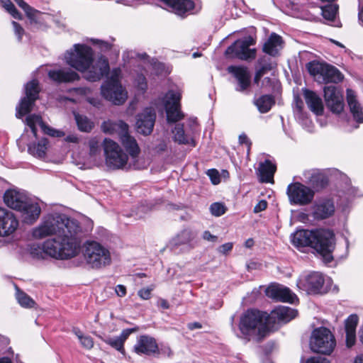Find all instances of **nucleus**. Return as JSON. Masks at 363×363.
<instances>
[{"label": "nucleus", "instance_id": "obj_50", "mask_svg": "<svg viewBox=\"0 0 363 363\" xmlns=\"http://www.w3.org/2000/svg\"><path fill=\"white\" fill-rule=\"evenodd\" d=\"M156 354H160L163 357L171 358L173 356V351L168 345H162L160 348L158 347V351Z\"/></svg>", "mask_w": 363, "mask_h": 363}, {"label": "nucleus", "instance_id": "obj_26", "mask_svg": "<svg viewBox=\"0 0 363 363\" xmlns=\"http://www.w3.org/2000/svg\"><path fill=\"white\" fill-rule=\"evenodd\" d=\"M21 213L23 221L27 224H33L40 216L41 209L38 203L30 199L23 205L22 208L18 209Z\"/></svg>", "mask_w": 363, "mask_h": 363}, {"label": "nucleus", "instance_id": "obj_5", "mask_svg": "<svg viewBox=\"0 0 363 363\" xmlns=\"http://www.w3.org/2000/svg\"><path fill=\"white\" fill-rule=\"evenodd\" d=\"M101 130L106 134L118 136L129 155L133 157L138 156L139 146L135 139L130 135L128 125L123 121H106L101 124Z\"/></svg>", "mask_w": 363, "mask_h": 363}, {"label": "nucleus", "instance_id": "obj_41", "mask_svg": "<svg viewBox=\"0 0 363 363\" xmlns=\"http://www.w3.org/2000/svg\"><path fill=\"white\" fill-rule=\"evenodd\" d=\"M16 298L21 306L26 308H31L35 307V302L32 298H30L25 292L21 291L16 286Z\"/></svg>", "mask_w": 363, "mask_h": 363}, {"label": "nucleus", "instance_id": "obj_55", "mask_svg": "<svg viewBox=\"0 0 363 363\" xmlns=\"http://www.w3.org/2000/svg\"><path fill=\"white\" fill-rule=\"evenodd\" d=\"M233 247V242H226V243L223 244L220 246H219V247L218 248V252H220L223 255H226L227 253H228L229 252H230L232 250Z\"/></svg>", "mask_w": 363, "mask_h": 363}, {"label": "nucleus", "instance_id": "obj_14", "mask_svg": "<svg viewBox=\"0 0 363 363\" xmlns=\"http://www.w3.org/2000/svg\"><path fill=\"white\" fill-rule=\"evenodd\" d=\"M181 93L179 91H169L164 97V105L169 122H177L181 120L184 115L180 111Z\"/></svg>", "mask_w": 363, "mask_h": 363}, {"label": "nucleus", "instance_id": "obj_52", "mask_svg": "<svg viewBox=\"0 0 363 363\" xmlns=\"http://www.w3.org/2000/svg\"><path fill=\"white\" fill-rule=\"evenodd\" d=\"M135 82L139 89H140L143 91L146 90L147 82L145 77L143 74L138 75Z\"/></svg>", "mask_w": 363, "mask_h": 363}, {"label": "nucleus", "instance_id": "obj_20", "mask_svg": "<svg viewBox=\"0 0 363 363\" xmlns=\"http://www.w3.org/2000/svg\"><path fill=\"white\" fill-rule=\"evenodd\" d=\"M155 112L150 108H145L137 116L136 129L139 133L150 135L153 130L155 121Z\"/></svg>", "mask_w": 363, "mask_h": 363}, {"label": "nucleus", "instance_id": "obj_59", "mask_svg": "<svg viewBox=\"0 0 363 363\" xmlns=\"http://www.w3.org/2000/svg\"><path fill=\"white\" fill-rule=\"evenodd\" d=\"M202 237L205 240L212 242H216L218 240V237L212 235L208 230L204 231Z\"/></svg>", "mask_w": 363, "mask_h": 363}, {"label": "nucleus", "instance_id": "obj_18", "mask_svg": "<svg viewBox=\"0 0 363 363\" xmlns=\"http://www.w3.org/2000/svg\"><path fill=\"white\" fill-rule=\"evenodd\" d=\"M324 284L323 275L318 272H313L304 278L300 279L297 286L308 294H318Z\"/></svg>", "mask_w": 363, "mask_h": 363}, {"label": "nucleus", "instance_id": "obj_58", "mask_svg": "<svg viewBox=\"0 0 363 363\" xmlns=\"http://www.w3.org/2000/svg\"><path fill=\"white\" fill-rule=\"evenodd\" d=\"M267 207V202L265 200L259 201L257 205L254 207L255 213H259L265 210Z\"/></svg>", "mask_w": 363, "mask_h": 363}, {"label": "nucleus", "instance_id": "obj_7", "mask_svg": "<svg viewBox=\"0 0 363 363\" xmlns=\"http://www.w3.org/2000/svg\"><path fill=\"white\" fill-rule=\"evenodd\" d=\"M335 247V238L333 232L328 229L318 228L314 230L313 248L325 262L333 259L332 255Z\"/></svg>", "mask_w": 363, "mask_h": 363}, {"label": "nucleus", "instance_id": "obj_27", "mask_svg": "<svg viewBox=\"0 0 363 363\" xmlns=\"http://www.w3.org/2000/svg\"><path fill=\"white\" fill-rule=\"evenodd\" d=\"M291 241L297 248L313 247L314 241V230H297L291 235Z\"/></svg>", "mask_w": 363, "mask_h": 363}, {"label": "nucleus", "instance_id": "obj_19", "mask_svg": "<svg viewBox=\"0 0 363 363\" xmlns=\"http://www.w3.org/2000/svg\"><path fill=\"white\" fill-rule=\"evenodd\" d=\"M26 123L31 129V131L35 137H36L37 135V125H39L43 133L45 134H47L51 137L54 138H62L65 136V133L60 130L55 129L48 125L45 124L42 118L35 114L29 115L26 119Z\"/></svg>", "mask_w": 363, "mask_h": 363}, {"label": "nucleus", "instance_id": "obj_32", "mask_svg": "<svg viewBox=\"0 0 363 363\" xmlns=\"http://www.w3.org/2000/svg\"><path fill=\"white\" fill-rule=\"evenodd\" d=\"M196 234L190 229H184L178 233L173 239L172 244L176 246L187 245L190 249L195 247Z\"/></svg>", "mask_w": 363, "mask_h": 363}, {"label": "nucleus", "instance_id": "obj_23", "mask_svg": "<svg viewBox=\"0 0 363 363\" xmlns=\"http://www.w3.org/2000/svg\"><path fill=\"white\" fill-rule=\"evenodd\" d=\"M228 72L232 74L238 82L236 87L238 91H244L250 85V74L246 67L231 65L228 67Z\"/></svg>", "mask_w": 363, "mask_h": 363}, {"label": "nucleus", "instance_id": "obj_60", "mask_svg": "<svg viewBox=\"0 0 363 363\" xmlns=\"http://www.w3.org/2000/svg\"><path fill=\"white\" fill-rule=\"evenodd\" d=\"M239 142L240 144H245L247 145V152H249L252 143L245 133L240 135Z\"/></svg>", "mask_w": 363, "mask_h": 363}, {"label": "nucleus", "instance_id": "obj_25", "mask_svg": "<svg viewBox=\"0 0 363 363\" xmlns=\"http://www.w3.org/2000/svg\"><path fill=\"white\" fill-rule=\"evenodd\" d=\"M164 6L178 16H184L194 9V2L191 0H160Z\"/></svg>", "mask_w": 363, "mask_h": 363}, {"label": "nucleus", "instance_id": "obj_56", "mask_svg": "<svg viewBox=\"0 0 363 363\" xmlns=\"http://www.w3.org/2000/svg\"><path fill=\"white\" fill-rule=\"evenodd\" d=\"M208 175L211 178V180L213 184H218L220 183V177L218 172L216 169L208 170Z\"/></svg>", "mask_w": 363, "mask_h": 363}, {"label": "nucleus", "instance_id": "obj_35", "mask_svg": "<svg viewBox=\"0 0 363 363\" xmlns=\"http://www.w3.org/2000/svg\"><path fill=\"white\" fill-rule=\"evenodd\" d=\"M276 169V165L269 160L260 162L257 170L260 180L266 183L272 181Z\"/></svg>", "mask_w": 363, "mask_h": 363}, {"label": "nucleus", "instance_id": "obj_34", "mask_svg": "<svg viewBox=\"0 0 363 363\" xmlns=\"http://www.w3.org/2000/svg\"><path fill=\"white\" fill-rule=\"evenodd\" d=\"M282 44L283 41L281 36L273 33L264 44L263 51L269 55L275 56L282 48Z\"/></svg>", "mask_w": 363, "mask_h": 363}, {"label": "nucleus", "instance_id": "obj_3", "mask_svg": "<svg viewBox=\"0 0 363 363\" xmlns=\"http://www.w3.org/2000/svg\"><path fill=\"white\" fill-rule=\"evenodd\" d=\"M269 314L255 309L246 311L240 317L239 330L242 337L260 342L269 332Z\"/></svg>", "mask_w": 363, "mask_h": 363}, {"label": "nucleus", "instance_id": "obj_21", "mask_svg": "<svg viewBox=\"0 0 363 363\" xmlns=\"http://www.w3.org/2000/svg\"><path fill=\"white\" fill-rule=\"evenodd\" d=\"M267 295L277 301L294 303L298 298L288 287L275 284L269 286L266 290Z\"/></svg>", "mask_w": 363, "mask_h": 363}, {"label": "nucleus", "instance_id": "obj_33", "mask_svg": "<svg viewBox=\"0 0 363 363\" xmlns=\"http://www.w3.org/2000/svg\"><path fill=\"white\" fill-rule=\"evenodd\" d=\"M358 323V316L350 315L345 320L346 345L347 347L353 346L356 341V328Z\"/></svg>", "mask_w": 363, "mask_h": 363}, {"label": "nucleus", "instance_id": "obj_36", "mask_svg": "<svg viewBox=\"0 0 363 363\" xmlns=\"http://www.w3.org/2000/svg\"><path fill=\"white\" fill-rule=\"evenodd\" d=\"M13 1L25 11L26 16L32 23H40L42 20H44L43 18V13L30 7L23 0Z\"/></svg>", "mask_w": 363, "mask_h": 363}, {"label": "nucleus", "instance_id": "obj_37", "mask_svg": "<svg viewBox=\"0 0 363 363\" xmlns=\"http://www.w3.org/2000/svg\"><path fill=\"white\" fill-rule=\"evenodd\" d=\"M254 104L260 113H267L274 104V99L272 95H262L255 100Z\"/></svg>", "mask_w": 363, "mask_h": 363}, {"label": "nucleus", "instance_id": "obj_57", "mask_svg": "<svg viewBox=\"0 0 363 363\" xmlns=\"http://www.w3.org/2000/svg\"><path fill=\"white\" fill-rule=\"evenodd\" d=\"M306 363H330V361L325 357H313L308 359Z\"/></svg>", "mask_w": 363, "mask_h": 363}, {"label": "nucleus", "instance_id": "obj_10", "mask_svg": "<svg viewBox=\"0 0 363 363\" xmlns=\"http://www.w3.org/2000/svg\"><path fill=\"white\" fill-rule=\"evenodd\" d=\"M104 150L106 166L111 169H123L127 164L128 157L115 141L105 138Z\"/></svg>", "mask_w": 363, "mask_h": 363}, {"label": "nucleus", "instance_id": "obj_42", "mask_svg": "<svg viewBox=\"0 0 363 363\" xmlns=\"http://www.w3.org/2000/svg\"><path fill=\"white\" fill-rule=\"evenodd\" d=\"M72 332L77 337L84 348L91 350L94 347V340L91 336L84 335L78 328H74Z\"/></svg>", "mask_w": 363, "mask_h": 363}, {"label": "nucleus", "instance_id": "obj_53", "mask_svg": "<svg viewBox=\"0 0 363 363\" xmlns=\"http://www.w3.org/2000/svg\"><path fill=\"white\" fill-rule=\"evenodd\" d=\"M153 290V287L151 288H143L138 291V296L143 300H148L151 297V291Z\"/></svg>", "mask_w": 363, "mask_h": 363}, {"label": "nucleus", "instance_id": "obj_16", "mask_svg": "<svg viewBox=\"0 0 363 363\" xmlns=\"http://www.w3.org/2000/svg\"><path fill=\"white\" fill-rule=\"evenodd\" d=\"M324 98L328 108L333 113H339L344 108L341 91L335 85L325 86L323 89Z\"/></svg>", "mask_w": 363, "mask_h": 363}, {"label": "nucleus", "instance_id": "obj_45", "mask_svg": "<svg viewBox=\"0 0 363 363\" xmlns=\"http://www.w3.org/2000/svg\"><path fill=\"white\" fill-rule=\"evenodd\" d=\"M74 116L77 126L81 131L89 132L92 129L93 123L86 116L79 114H74Z\"/></svg>", "mask_w": 363, "mask_h": 363}, {"label": "nucleus", "instance_id": "obj_24", "mask_svg": "<svg viewBox=\"0 0 363 363\" xmlns=\"http://www.w3.org/2000/svg\"><path fill=\"white\" fill-rule=\"evenodd\" d=\"M334 212V203L328 199L320 200L313 206V216L317 220H323L329 218Z\"/></svg>", "mask_w": 363, "mask_h": 363}, {"label": "nucleus", "instance_id": "obj_29", "mask_svg": "<svg viewBox=\"0 0 363 363\" xmlns=\"http://www.w3.org/2000/svg\"><path fill=\"white\" fill-rule=\"evenodd\" d=\"M303 96L308 108L317 116L323 113V103L321 98L314 91L303 89Z\"/></svg>", "mask_w": 363, "mask_h": 363}, {"label": "nucleus", "instance_id": "obj_49", "mask_svg": "<svg viewBox=\"0 0 363 363\" xmlns=\"http://www.w3.org/2000/svg\"><path fill=\"white\" fill-rule=\"evenodd\" d=\"M210 211L213 216H220L225 212V207L223 204L216 202L213 203L210 206Z\"/></svg>", "mask_w": 363, "mask_h": 363}, {"label": "nucleus", "instance_id": "obj_64", "mask_svg": "<svg viewBox=\"0 0 363 363\" xmlns=\"http://www.w3.org/2000/svg\"><path fill=\"white\" fill-rule=\"evenodd\" d=\"M188 328L191 330L201 328V324L198 322L190 323L188 324Z\"/></svg>", "mask_w": 363, "mask_h": 363}, {"label": "nucleus", "instance_id": "obj_12", "mask_svg": "<svg viewBox=\"0 0 363 363\" xmlns=\"http://www.w3.org/2000/svg\"><path fill=\"white\" fill-rule=\"evenodd\" d=\"M255 43V40L251 36L239 39L228 48L225 54L234 55L242 60L254 59L255 57L256 50L255 49H250V46L254 45Z\"/></svg>", "mask_w": 363, "mask_h": 363}, {"label": "nucleus", "instance_id": "obj_54", "mask_svg": "<svg viewBox=\"0 0 363 363\" xmlns=\"http://www.w3.org/2000/svg\"><path fill=\"white\" fill-rule=\"evenodd\" d=\"M12 25L13 27L14 33L18 37V40H21L22 36L24 34L23 28L16 21H12Z\"/></svg>", "mask_w": 363, "mask_h": 363}, {"label": "nucleus", "instance_id": "obj_28", "mask_svg": "<svg viewBox=\"0 0 363 363\" xmlns=\"http://www.w3.org/2000/svg\"><path fill=\"white\" fill-rule=\"evenodd\" d=\"M297 311L287 306H279L274 308L270 314H269V323L271 320L274 322L287 323L294 319L297 315Z\"/></svg>", "mask_w": 363, "mask_h": 363}, {"label": "nucleus", "instance_id": "obj_6", "mask_svg": "<svg viewBox=\"0 0 363 363\" xmlns=\"http://www.w3.org/2000/svg\"><path fill=\"white\" fill-rule=\"evenodd\" d=\"M84 259L86 264L92 269H101L111 263L109 250L96 241L86 242Z\"/></svg>", "mask_w": 363, "mask_h": 363}, {"label": "nucleus", "instance_id": "obj_9", "mask_svg": "<svg viewBox=\"0 0 363 363\" xmlns=\"http://www.w3.org/2000/svg\"><path fill=\"white\" fill-rule=\"evenodd\" d=\"M307 69L310 74L320 83H338L343 79L336 67L328 64L313 61L308 63Z\"/></svg>", "mask_w": 363, "mask_h": 363}, {"label": "nucleus", "instance_id": "obj_17", "mask_svg": "<svg viewBox=\"0 0 363 363\" xmlns=\"http://www.w3.org/2000/svg\"><path fill=\"white\" fill-rule=\"evenodd\" d=\"M133 351L139 355H155L158 351V345L155 337L142 335L137 337L136 343L133 346Z\"/></svg>", "mask_w": 363, "mask_h": 363}, {"label": "nucleus", "instance_id": "obj_48", "mask_svg": "<svg viewBox=\"0 0 363 363\" xmlns=\"http://www.w3.org/2000/svg\"><path fill=\"white\" fill-rule=\"evenodd\" d=\"M4 8L14 18L16 19H21V14L16 9L13 4L11 0H1Z\"/></svg>", "mask_w": 363, "mask_h": 363}, {"label": "nucleus", "instance_id": "obj_61", "mask_svg": "<svg viewBox=\"0 0 363 363\" xmlns=\"http://www.w3.org/2000/svg\"><path fill=\"white\" fill-rule=\"evenodd\" d=\"M116 294L120 297H123L126 294V288L124 285L118 284L115 289Z\"/></svg>", "mask_w": 363, "mask_h": 363}, {"label": "nucleus", "instance_id": "obj_1", "mask_svg": "<svg viewBox=\"0 0 363 363\" xmlns=\"http://www.w3.org/2000/svg\"><path fill=\"white\" fill-rule=\"evenodd\" d=\"M81 228L78 222L65 214L51 213L43 217L40 223L32 230L35 239H43L51 235L42 247L33 245L30 255L36 259H44L45 255L59 259H67L76 256L79 250Z\"/></svg>", "mask_w": 363, "mask_h": 363}, {"label": "nucleus", "instance_id": "obj_30", "mask_svg": "<svg viewBox=\"0 0 363 363\" xmlns=\"http://www.w3.org/2000/svg\"><path fill=\"white\" fill-rule=\"evenodd\" d=\"M48 76L52 80L58 83H69L80 79L79 75L70 69L51 70L48 72Z\"/></svg>", "mask_w": 363, "mask_h": 363}, {"label": "nucleus", "instance_id": "obj_13", "mask_svg": "<svg viewBox=\"0 0 363 363\" xmlns=\"http://www.w3.org/2000/svg\"><path fill=\"white\" fill-rule=\"evenodd\" d=\"M39 86L37 80H32L26 85V96L23 98L16 107V117L21 118L23 116L28 113L34 104V102L38 97Z\"/></svg>", "mask_w": 363, "mask_h": 363}, {"label": "nucleus", "instance_id": "obj_40", "mask_svg": "<svg viewBox=\"0 0 363 363\" xmlns=\"http://www.w3.org/2000/svg\"><path fill=\"white\" fill-rule=\"evenodd\" d=\"M173 133L174 141L177 142L178 143L184 145H191L195 146L194 140L185 134L182 125H176L174 130H173Z\"/></svg>", "mask_w": 363, "mask_h": 363}, {"label": "nucleus", "instance_id": "obj_2", "mask_svg": "<svg viewBox=\"0 0 363 363\" xmlns=\"http://www.w3.org/2000/svg\"><path fill=\"white\" fill-rule=\"evenodd\" d=\"M92 49L84 44H75L72 49L65 54L67 65L83 74V77L89 82H98L109 72L108 60L103 56L94 59Z\"/></svg>", "mask_w": 363, "mask_h": 363}, {"label": "nucleus", "instance_id": "obj_44", "mask_svg": "<svg viewBox=\"0 0 363 363\" xmlns=\"http://www.w3.org/2000/svg\"><path fill=\"white\" fill-rule=\"evenodd\" d=\"M264 62L263 59H259L258 60V65L257 67V71H256L255 79H254L255 83L257 84H258L259 80L261 79V78L267 72H268L269 71H270L272 69V65L270 63L266 62Z\"/></svg>", "mask_w": 363, "mask_h": 363}, {"label": "nucleus", "instance_id": "obj_51", "mask_svg": "<svg viewBox=\"0 0 363 363\" xmlns=\"http://www.w3.org/2000/svg\"><path fill=\"white\" fill-rule=\"evenodd\" d=\"M138 330V327H135V328H127V329L123 330L121 332V335L119 336H118V337L120 338L121 342L124 344V342L128 338L130 335L131 333H133L137 332Z\"/></svg>", "mask_w": 363, "mask_h": 363}, {"label": "nucleus", "instance_id": "obj_39", "mask_svg": "<svg viewBox=\"0 0 363 363\" xmlns=\"http://www.w3.org/2000/svg\"><path fill=\"white\" fill-rule=\"evenodd\" d=\"M305 181L313 187L318 186L324 182V176L318 169H311L305 171L303 173Z\"/></svg>", "mask_w": 363, "mask_h": 363}, {"label": "nucleus", "instance_id": "obj_62", "mask_svg": "<svg viewBox=\"0 0 363 363\" xmlns=\"http://www.w3.org/2000/svg\"><path fill=\"white\" fill-rule=\"evenodd\" d=\"M96 42L99 43V47L102 51H106L111 49V45L108 43L98 40H96Z\"/></svg>", "mask_w": 363, "mask_h": 363}, {"label": "nucleus", "instance_id": "obj_22", "mask_svg": "<svg viewBox=\"0 0 363 363\" xmlns=\"http://www.w3.org/2000/svg\"><path fill=\"white\" fill-rule=\"evenodd\" d=\"M28 200L29 198L24 192L16 189H8L4 194V203L16 211L22 208Z\"/></svg>", "mask_w": 363, "mask_h": 363}, {"label": "nucleus", "instance_id": "obj_8", "mask_svg": "<svg viewBox=\"0 0 363 363\" xmlns=\"http://www.w3.org/2000/svg\"><path fill=\"white\" fill-rule=\"evenodd\" d=\"M309 345L313 352L329 355L334 350L336 341L329 329L320 327L313 330Z\"/></svg>", "mask_w": 363, "mask_h": 363}, {"label": "nucleus", "instance_id": "obj_43", "mask_svg": "<svg viewBox=\"0 0 363 363\" xmlns=\"http://www.w3.org/2000/svg\"><path fill=\"white\" fill-rule=\"evenodd\" d=\"M339 6L337 4H328L321 7L323 17L329 21H333L338 13Z\"/></svg>", "mask_w": 363, "mask_h": 363}, {"label": "nucleus", "instance_id": "obj_11", "mask_svg": "<svg viewBox=\"0 0 363 363\" xmlns=\"http://www.w3.org/2000/svg\"><path fill=\"white\" fill-rule=\"evenodd\" d=\"M286 194L291 204L299 206L311 203L315 195L312 189L300 182L290 184L287 187Z\"/></svg>", "mask_w": 363, "mask_h": 363}, {"label": "nucleus", "instance_id": "obj_38", "mask_svg": "<svg viewBox=\"0 0 363 363\" xmlns=\"http://www.w3.org/2000/svg\"><path fill=\"white\" fill-rule=\"evenodd\" d=\"M48 141L46 138L41 139L38 143L28 146V152L34 157L43 158L45 156Z\"/></svg>", "mask_w": 363, "mask_h": 363}, {"label": "nucleus", "instance_id": "obj_4", "mask_svg": "<svg viewBox=\"0 0 363 363\" xmlns=\"http://www.w3.org/2000/svg\"><path fill=\"white\" fill-rule=\"evenodd\" d=\"M122 72L120 68H114L101 86V94L111 104L120 106L128 99V92L121 84Z\"/></svg>", "mask_w": 363, "mask_h": 363}, {"label": "nucleus", "instance_id": "obj_46", "mask_svg": "<svg viewBox=\"0 0 363 363\" xmlns=\"http://www.w3.org/2000/svg\"><path fill=\"white\" fill-rule=\"evenodd\" d=\"M101 147L99 143L96 140H91L89 142V156L93 159V164L96 165L98 163V158L100 157Z\"/></svg>", "mask_w": 363, "mask_h": 363}, {"label": "nucleus", "instance_id": "obj_31", "mask_svg": "<svg viewBox=\"0 0 363 363\" xmlns=\"http://www.w3.org/2000/svg\"><path fill=\"white\" fill-rule=\"evenodd\" d=\"M347 101L354 119L358 123H363V109L356 99L354 91L347 89Z\"/></svg>", "mask_w": 363, "mask_h": 363}, {"label": "nucleus", "instance_id": "obj_47", "mask_svg": "<svg viewBox=\"0 0 363 363\" xmlns=\"http://www.w3.org/2000/svg\"><path fill=\"white\" fill-rule=\"evenodd\" d=\"M104 341L107 345L121 352L123 354H125L124 344L121 342L118 336L107 337L104 339Z\"/></svg>", "mask_w": 363, "mask_h": 363}, {"label": "nucleus", "instance_id": "obj_63", "mask_svg": "<svg viewBox=\"0 0 363 363\" xmlns=\"http://www.w3.org/2000/svg\"><path fill=\"white\" fill-rule=\"evenodd\" d=\"M157 305L163 309H168L169 308L168 301L164 298H160Z\"/></svg>", "mask_w": 363, "mask_h": 363}, {"label": "nucleus", "instance_id": "obj_15", "mask_svg": "<svg viewBox=\"0 0 363 363\" xmlns=\"http://www.w3.org/2000/svg\"><path fill=\"white\" fill-rule=\"evenodd\" d=\"M18 226L19 222L15 214L5 208L0 207V237L12 235Z\"/></svg>", "mask_w": 363, "mask_h": 363}]
</instances>
